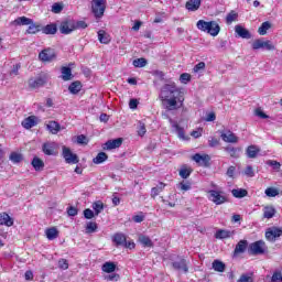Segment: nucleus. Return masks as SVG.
<instances>
[{
	"label": "nucleus",
	"instance_id": "obj_24",
	"mask_svg": "<svg viewBox=\"0 0 282 282\" xmlns=\"http://www.w3.org/2000/svg\"><path fill=\"white\" fill-rule=\"evenodd\" d=\"M162 102H165V107L169 111L177 109V97H172L167 99H161Z\"/></svg>",
	"mask_w": 282,
	"mask_h": 282
},
{
	"label": "nucleus",
	"instance_id": "obj_17",
	"mask_svg": "<svg viewBox=\"0 0 282 282\" xmlns=\"http://www.w3.org/2000/svg\"><path fill=\"white\" fill-rule=\"evenodd\" d=\"M172 267L178 272H188V265L186 264V260L183 258H178L176 261L172 262Z\"/></svg>",
	"mask_w": 282,
	"mask_h": 282
},
{
	"label": "nucleus",
	"instance_id": "obj_53",
	"mask_svg": "<svg viewBox=\"0 0 282 282\" xmlns=\"http://www.w3.org/2000/svg\"><path fill=\"white\" fill-rule=\"evenodd\" d=\"M281 281H282V272L279 270L273 272L271 276V282H281Z\"/></svg>",
	"mask_w": 282,
	"mask_h": 282
},
{
	"label": "nucleus",
	"instance_id": "obj_14",
	"mask_svg": "<svg viewBox=\"0 0 282 282\" xmlns=\"http://www.w3.org/2000/svg\"><path fill=\"white\" fill-rule=\"evenodd\" d=\"M74 31V20H65L59 25L61 34H72Z\"/></svg>",
	"mask_w": 282,
	"mask_h": 282
},
{
	"label": "nucleus",
	"instance_id": "obj_15",
	"mask_svg": "<svg viewBox=\"0 0 282 282\" xmlns=\"http://www.w3.org/2000/svg\"><path fill=\"white\" fill-rule=\"evenodd\" d=\"M120 147H122V138L108 140L105 143L104 149L105 151H112V149H120Z\"/></svg>",
	"mask_w": 282,
	"mask_h": 282
},
{
	"label": "nucleus",
	"instance_id": "obj_60",
	"mask_svg": "<svg viewBox=\"0 0 282 282\" xmlns=\"http://www.w3.org/2000/svg\"><path fill=\"white\" fill-rule=\"evenodd\" d=\"M20 69H21V64L13 65V68L10 72V76H19Z\"/></svg>",
	"mask_w": 282,
	"mask_h": 282
},
{
	"label": "nucleus",
	"instance_id": "obj_31",
	"mask_svg": "<svg viewBox=\"0 0 282 282\" xmlns=\"http://www.w3.org/2000/svg\"><path fill=\"white\" fill-rule=\"evenodd\" d=\"M31 164L35 171H43L45 169V163L39 156L33 158Z\"/></svg>",
	"mask_w": 282,
	"mask_h": 282
},
{
	"label": "nucleus",
	"instance_id": "obj_36",
	"mask_svg": "<svg viewBox=\"0 0 282 282\" xmlns=\"http://www.w3.org/2000/svg\"><path fill=\"white\" fill-rule=\"evenodd\" d=\"M276 215V209L272 206H267L263 209V217L264 219H272Z\"/></svg>",
	"mask_w": 282,
	"mask_h": 282
},
{
	"label": "nucleus",
	"instance_id": "obj_9",
	"mask_svg": "<svg viewBox=\"0 0 282 282\" xmlns=\"http://www.w3.org/2000/svg\"><path fill=\"white\" fill-rule=\"evenodd\" d=\"M47 84V75H41L36 78L29 79V87L31 89H39V87H44Z\"/></svg>",
	"mask_w": 282,
	"mask_h": 282
},
{
	"label": "nucleus",
	"instance_id": "obj_34",
	"mask_svg": "<svg viewBox=\"0 0 282 282\" xmlns=\"http://www.w3.org/2000/svg\"><path fill=\"white\" fill-rule=\"evenodd\" d=\"M93 210L95 212L96 217H98V215H100V213H102V210H105V203H102V200H97L93 203Z\"/></svg>",
	"mask_w": 282,
	"mask_h": 282
},
{
	"label": "nucleus",
	"instance_id": "obj_13",
	"mask_svg": "<svg viewBox=\"0 0 282 282\" xmlns=\"http://www.w3.org/2000/svg\"><path fill=\"white\" fill-rule=\"evenodd\" d=\"M220 138L224 142L229 144H237V142H239V138L230 130L221 132Z\"/></svg>",
	"mask_w": 282,
	"mask_h": 282
},
{
	"label": "nucleus",
	"instance_id": "obj_52",
	"mask_svg": "<svg viewBox=\"0 0 282 282\" xmlns=\"http://www.w3.org/2000/svg\"><path fill=\"white\" fill-rule=\"evenodd\" d=\"M267 164L272 166L274 171H281V163L279 161L270 160Z\"/></svg>",
	"mask_w": 282,
	"mask_h": 282
},
{
	"label": "nucleus",
	"instance_id": "obj_45",
	"mask_svg": "<svg viewBox=\"0 0 282 282\" xmlns=\"http://www.w3.org/2000/svg\"><path fill=\"white\" fill-rule=\"evenodd\" d=\"M98 230V224L94 223V221H89L86 225V232L88 235H91L94 232H96Z\"/></svg>",
	"mask_w": 282,
	"mask_h": 282
},
{
	"label": "nucleus",
	"instance_id": "obj_44",
	"mask_svg": "<svg viewBox=\"0 0 282 282\" xmlns=\"http://www.w3.org/2000/svg\"><path fill=\"white\" fill-rule=\"evenodd\" d=\"M227 153H229L230 158H239V149L228 145L224 148Z\"/></svg>",
	"mask_w": 282,
	"mask_h": 282
},
{
	"label": "nucleus",
	"instance_id": "obj_43",
	"mask_svg": "<svg viewBox=\"0 0 282 282\" xmlns=\"http://www.w3.org/2000/svg\"><path fill=\"white\" fill-rule=\"evenodd\" d=\"M9 159L11 160V162L13 164H19V163L23 162V154L17 153V152H12L10 154Z\"/></svg>",
	"mask_w": 282,
	"mask_h": 282
},
{
	"label": "nucleus",
	"instance_id": "obj_58",
	"mask_svg": "<svg viewBox=\"0 0 282 282\" xmlns=\"http://www.w3.org/2000/svg\"><path fill=\"white\" fill-rule=\"evenodd\" d=\"M134 224H142L144 221V213L140 212L138 215L132 217Z\"/></svg>",
	"mask_w": 282,
	"mask_h": 282
},
{
	"label": "nucleus",
	"instance_id": "obj_27",
	"mask_svg": "<svg viewBox=\"0 0 282 282\" xmlns=\"http://www.w3.org/2000/svg\"><path fill=\"white\" fill-rule=\"evenodd\" d=\"M36 124L37 122L35 116H30L22 121V127L24 129H32V127H36Z\"/></svg>",
	"mask_w": 282,
	"mask_h": 282
},
{
	"label": "nucleus",
	"instance_id": "obj_7",
	"mask_svg": "<svg viewBox=\"0 0 282 282\" xmlns=\"http://www.w3.org/2000/svg\"><path fill=\"white\" fill-rule=\"evenodd\" d=\"M39 58L42 63H52V61H56V51L54 48H44L40 52Z\"/></svg>",
	"mask_w": 282,
	"mask_h": 282
},
{
	"label": "nucleus",
	"instance_id": "obj_56",
	"mask_svg": "<svg viewBox=\"0 0 282 282\" xmlns=\"http://www.w3.org/2000/svg\"><path fill=\"white\" fill-rule=\"evenodd\" d=\"M87 28V23L85 21H74L75 30H85Z\"/></svg>",
	"mask_w": 282,
	"mask_h": 282
},
{
	"label": "nucleus",
	"instance_id": "obj_46",
	"mask_svg": "<svg viewBox=\"0 0 282 282\" xmlns=\"http://www.w3.org/2000/svg\"><path fill=\"white\" fill-rule=\"evenodd\" d=\"M239 18V14L235 11H230L227 17H226V23L228 25H230V23H232L234 21H237V19Z\"/></svg>",
	"mask_w": 282,
	"mask_h": 282
},
{
	"label": "nucleus",
	"instance_id": "obj_28",
	"mask_svg": "<svg viewBox=\"0 0 282 282\" xmlns=\"http://www.w3.org/2000/svg\"><path fill=\"white\" fill-rule=\"evenodd\" d=\"M112 241H113V243H116L117 247L124 246V243L127 241V236L122 232H117L113 235Z\"/></svg>",
	"mask_w": 282,
	"mask_h": 282
},
{
	"label": "nucleus",
	"instance_id": "obj_12",
	"mask_svg": "<svg viewBox=\"0 0 282 282\" xmlns=\"http://www.w3.org/2000/svg\"><path fill=\"white\" fill-rule=\"evenodd\" d=\"M281 235H282L281 228L272 227L265 231V239L268 241H276V239H279Z\"/></svg>",
	"mask_w": 282,
	"mask_h": 282
},
{
	"label": "nucleus",
	"instance_id": "obj_33",
	"mask_svg": "<svg viewBox=\"0 0 282 282\" xmlns=\"http://www.w3.org/2000/svg\"><path fill=\"white\" fill-rule=\"evenodd\" d=\"M80 89H83V84L79 80L73 82L68 86V91H70L73 95L79 94Z\"/></svg>",
	"mask_w": 282,
	"mask_h": 282
},
{
	"label": "nucleus",
	"instance_id": "obj_19",
	"mask_svg": "<svg viewBox=\"0 0 282 282\" xmlns=\"http://www.w3.org/2000/svg\"><path fill=\"white\" fill-rule=\"evenodd\" d=\"M235 32L240 39H252V34L248 29L241 26V24H237L235 26Z\"/></svg>",
	"mask_w": 282,
	"mask_h": 282
},
{
	"label": "nucleus",
	"instance_id": "obj_49",
	"mask_svg": "<svg viewBox=\"0 0 282 282\" xmlns=\"http://www.w3.org/2000/svg\"><path fill=\"white\" fill-rule=\"evenodd\" d=\"M177 188H180V191H191L192 186H191V182L188 181H183L177 185Z\"/></svg>",
	"mask_w": 282,
	"mask_h": 282
},
{
	"label": "nucleus",
	"instance_id": "obj_3",
	"mask_svg": "<svg viewBox=\"0 0 282 282\" xmlns=\"http://www.w3.org/2000/svg\"><path fill=\"white\" fill-rule=\"evenodd\" d=\"M177 94H180V89H177V86L175 84H165L161 88L160 98L161 100H169V98H175L177 97Z\"/></svg>",
	"mask_w": 282,
	"mask_h": 282
},
{
	"label": "nucleus",
	"instance_id": "obj_32",
	"mask_svg": "<svg viewBox=\"0 0 282 282\" xmlns=\"http://www.w3.org/2000/svg\"><path fill=\"white\" fill-rule=\"evenodd\" d=\"M45 235L48 241H54V239L58 238V229H56V227L48 228L45 230Z\"/></svg>",
	"mask_w": 282,
	"mask_h": 282
},
{
	"label": "nucleus",
	"instance_id": "obj_55",
	"mask_svg": "<svg viewBox=\"0 0 282 282\" xmlns=\"http://www.w3.org/2000/svg\"><path fill=\"white\" fill-rule=\"evenodd\" d=\"M203 69H206V63L204 62H199L198 64H196L193 68V72L195 74H198V72H203Z\"/></svg>",
	"mask_w": 282,
	"mask_h": 282
},
{
	"label": "nucleus",
	"instance_id": "obj_61",
	"mask_svg": "<svg viewBox=\"0 0 282 282\" xmlns=\"http://www.w3.org/2000/svg\"><path fill=\"white\" fill-rule=\"evenodd\" d=\"M245 175H247V177H254V170L252 169L251 165H248L246 167Z\"/></svg>",
	"mask_w": 282,
	"mask_h": 282
},
{
	"label": "nucleus",
	"instance_id": "obj_21",
	"mask_svg": "<svg viewBox=\"0 0 282 282\" xmlns=\"http://www.w3.org/2000/svg\"><path fill=\"white\" fill-rule=\"evenodd\" d=\"M97 36L99 43H101L102 45H109L111 43V35H109V33H107V31L105 30H99L97 32Z\"/></svg>",
	"mask_w": 282,
	"mask_h": 282
},
{
	"label": "nucleus",
	"instance_id": "obj_35",
	"mask_svg": "<svg viewBox=\"0 0 282 282\" xmlns=\"http://www.w3.org/2000/svg\"><path fill=\"white\" fill-rule=\"evenodd\" d=\"M231 194L237 198V199H243V197H248V189L243 188H236L231 191Z\"/></svg>",
	"mask_w": 282,
	"mask_h": 282
},
{
	"label": "nucleus",
	"instance_id": "obj_59",
	"mask_svg": "<svg viewBox=\"0 0 282 282\" xmlns=\"http://www.w3.org/2000/svg\"><path fill=\"white\" fill-rule=\"evenodd\" d=\"M120 275L118 273H110L109 275L105 276L106 281H118Z\"/></svg>",
	"mask_w": 282,
	"mask_h": 282
},
{
	"label": "nucleus",
	"instance_id": "obj_23",
	"mask_svg": "<svg viewBox=\"0 0 282 282\" xmlns=\"http://www.w3.org/2000/svg\"><path fill=\"white\" fill-rule=\"evenodd\" d=\"M0 226H7L10 228L11 226H14V220L8 213H0Z\"/></svg>",
	"mask_w": 282,
	"mask_h": 282
},
{
	"label": "nucleus",
	"instance_id": "obj_11",
	"mask_svg": "<svg viewBox=\"0 0 282 282\" xmlns=\"http://www.w3.org/2000/svg\"><path fill=\"white\" fill-rule=\"evenodd\" d=\"M192 159L198 166H208V164H210V155L208 154L196 153L192 156Z\"/></svg>",
	"mask_w": 282,
	"mask_h": 282
},
{
	"label": "nucleus",
	"instance_id": "obj_63",
	"mask_svg": "<svg viewBox=\"0 0 282 282\" xmlns=\"http://www.w3.org/2000/svg\"><path fill=\"white\" fill-rule=\"evenodd\" d=\"M94 210L87 208L84 210V217L85 219H94Z\"/></svg>",
	"mask_w": 282,
	"mask_h": 282
},
{
	"label": "nucleus",
	"instance_id": "obj_2",
	"mask_svg": "<svg viewBox=\"0 0 282 282\" xmlns=\"http://www.w3.org/2000/svg\"><path fill=\"white\" fill-rule=\"evenodd\" d=\"M196 26L200 32H207V34H210V36H217L219 32L221 31V28L216 21H205V20H199L196 23Z\"/></svg>",
	"mask_w": 282,
	"mask_h": 282
},
{
	"label": "nucleus",
	"instance_id": "obj_40",
	"mask_svg": "<svg viewBox=\"0 0 282 282\" xmlns=\"http://www.w3.org/2000/svg\"><path fill=\"white\" fill-rule=\"evenodd\" d=\"M213 269L215 270V272H225L226 263H224L221 260H214Z\"/></svg>",
	"mask_w": 282,
	"mask_h": 282
},
{
	"label": "nucleus",
	"instance_id": "obj_29",
	"mask_svg": "<svg viewBox=\"0 0 282 282\" xmlns=\"http://www.w3.org/2000/svg\"><path fill=\"white\" fill-rule=\"evenodd\" d=\"M62 80H72L74 78V75L72 74V68L69 66H63L62 69Z\"/></svg>",
	"mask_w": 282,
	"mask_h": 282
},
{
	"label": "nucleus",
	"instance_id": "obj_54",
	"mask_svg": "<svg viewBox=\"0 0 282 282\" xmlns=\"http://www.w3.org/2000/svg\"><path fill=\"white\" fill-rule=\"evenodd\" d=\"M180 80H181V83H183V85L191 83V74H188V73L181 74Z\"/></svg>",
	"mask_w": 282,
	"mask_h": 282
},
{
	"label": "nucleus",
	"instance_id": "obj_48",
	"mask_svg": "<svg viewBox=\"0 0 282 282\" xmlns=\"http://www.w3.org/2000/svg\"><path fill=\"white\" fill-rule=\"evenodd\" d=\"M264 194L267 195V197H276V195H279V191L276 189V187H268L264 191Z\"/></svg>",
	"mask_w": 282,
	"mask_h": 282
},
{
	"label": "nucleus",
	"instance_id": "obj_37",
	"mask_svg": "<svg viewBox=\"0 0 282 282\" xmlns=\"http://www.w3.org/2000/svg\"><path fill=\"white\" fill-rule=\"evenodd\" d=\"M270 28H272V23H270V21L263 22L260 25V28L258 29V34H260V36H265V34H268V30H270Z\"/></svg>",
	"mask_w": 282,
	"mask_h": 282
},
{
	"label": "nucleus",
	"instance_id": "obj_20",
	"mask_svg": "<svg viewBox=\"0 0 282 282\" xmlns=\"http://www.w3.org/2000/svg\"><path fill=\"white\" fill-rule=\"evenodd\" d=\"M42 151L45 155H56V143L55 142H46L42 145Z\"/></svg>",
	"mask_w": 282,
	"mask_h": 282
},
{
	"label": "nucleus",
	"instance_id": "obj_62",
	"mask_svg": "<svg viewBox=\"0 0 282 282\" xmlns=\"http://www.w3.org/2000/svg\"><path fill=\"white\" fill-rule=\"evenodd\" d=\"M58 268H61V270H67V268H69V263L67 262V260L61 259L58 261Z\"/></svg>",
	"mask_w": 282,
	"mask_h": 282
},
{
	"label": "nucleus",
	"instance_id": "obj_39",
	"mask_svg": "<svg viewBox=\"0 0 282 282\" xmlns=\"http://www.w3.org/2000/svg\"><path fill=\"white\" fill-rule=\"evenodd\" d=\"M102 272H106L107 274H111L116 272V263L113 262H106L101 267Z\"/></svg>",
	"mask_w": 282,
	"mask_h": 282
},
{
	"label": "nucleus",
	"instance_id": "obj_5",
	"mask_svg": "<svg viewBox=\"0 0 282 282\" xmlns=\"http://www.w3.org/2000/svg\"><path fill=\"white\" fill-rule=\"evenodd\" d=\"M208 195V199L216 204V206H221V204H226V202H228V196H225L221 191L210 189Z\"/></svg>",
	"mask_w": 282,
	"mask_h": 282
},
{
	"label": "nucleus",
	"instance_id": "obj_50",
	"mask_svg": "<svg viewBox=\"0 0 282 282\" xmlns=\"http://www.w3.org/2000/svg\"><path fill=\"white\" fill-rule=\"evenodd\" d=\"M191 173H193L192 170L188 169H181L178 172V175L183 178V180H188V177H191Z\"/></svg>",
	"mask_w": 282,
	"mask_h": 282
},
{
	"label": "nucleus",
	"instance_id": "obj_8",
	"mask_svg": "<svg viewBox=\"0 0 282 282\" xmlns=\"http://www.w3.org/2000/svg\"><path fill=\"white\" fill-rule=\"evenodd\" d=\"M265 242L263 240H258L249 246V252L251 254H265Z\"/></svg>",
	"mask_w": 282,
	"mask_h": 282
},
{
	"label": "nucleus",
	"instance_id": "obj_1",
	"mask_svg": "<svg viewBox=\"0 0 282 282\" xmlns=\"http://www.w3.org/2000/svg\"><path fill=\"white\" fill-rule=\"evenodd\" d=\"M12 28H19V25H29L26 34H39L42 32L43 26L41 24L34 23V20L28 17H19L15 20L10 22Z\"/></svg>",
	"mask_w": 282,
	"mask_h": 282
},
{
	"label": "nucleus",
	"instance_id": "obj_25",
	"mask_svg": "<svg viewBox=\"0 0 282 282\" xmlns=\"http://www.w3.org/2000/svg\"><path fill=\"white\" fill-rule=\"evenodd\" d=\"M138 241L139 243H141V246H143V248H153V240H151L149 236H144L141 234L138 237Z\"/></svg>",
	"mask_w": 282,
	"mask_h": 282
},
{
	"label": "nucleus",
	"instance_id": "obj_10",
	"mask_svg": "<svg viewBox=\"0 0 282 282\" xmlns=\"http://www.w3.org/2000/svg\"><path fill=\"white\" fill-rule=\"evenodd\" d=\"M63 158L67 164H78V155L74 154L72 150L67 147H63Z\"/></svg>",
	"mask_w": 282,
	"mask_h": 282
},
{
	"label": "nucleus",
	"instance_id": "obj_18",
	"mask_svg": "<svg viewBox=\"0 0 282 282\" xmlns=\"http://www.w3.org/2000/svg\"><path fill=\"white\" fill-rule=\"evenodd\" d=\"M169 122L172 129H174V131L177 133L180 140H186V137L184 134V128L180 127V123H177V121L173 120L172 118L169 119Z\"/></svg>",
	"mask_w": 282,
	"mask_h": 282
},
{
	"label": "nucleus",
	"instance_id": "obj_26",
	"mask_svg": "<svg viewBox=\"0 0 282 282\" xmlns=\"http://www.w3.org/2000/svg\"><path fill=\"white\" fill-rule=\"evenodd\" d=\"M235 236V230H225V229H219L216 231V239H230V237Z\"/></svg>",
	"mask_w": 282,
	"mask_h": 282
},
{
	"label": "nucleus",
	"instance_id": "obj_6",
	"mask_svg": "<svg viewBox=\"0 0 282 282\" xmlns=\"http://www.w3.org/2000/svg\"><path fill=\"white\" fill-rule=\"evenodd\" d=\"M252 50H265L267 52H272L275 50L274 44H272V41L263 39L254 40L251 44Z\"/></svg>",
	"mask_w": 282,
	"mask_h": 282
},
{
	"label": "nucleus",
	"instance_id": "obj_30",
	"mask_svg": "<svg viewBox=\"0 0 282 282\" xmlns=\"http://www.w3.org/2000/svg\"><path fill=\"white\" fill-rule=\"evenodd\" d=\"M56 32H58V26H56V23H51L42 26L43 34H56Z\"/></svg>",
	"mask_w": 282,
	"mask_h": 282
},
{
	"label": "nucleus",
	"instance_id": "obj_64",
	"mask_svg": "<svg viewBox=\"0 0 282 282\" xmlns=\"http://www.w3.org/2000/svg\"><path fill=\"white\" fill-rule=\"evenodd\" d=\"M208 144L212 148L219 147V141H218L217 138H212V139L208 140Z\"/></svg>",
	"mask_w": 282,
	"mask_h": 282
},
{
	"label": "nucleus",
	"instance_id": "obj_47",
	"mask_svg": "<svg viewBox=\"0 0 282 282\" xmlns=\"http://www.w3.org/2000/svg\"><path fill=\"white\" fill-rule=\"evenodd\" d=\"M147 58L141 57V58H137L132 62V65L134 67H147Z\"/></svg>",
	"mask_w": 282,
	"mask_h": 282
},
{
	"label": "nucleus",
	"instance_id": "obj_51",
	"mask_svg": "<svg viewBox=\"0 0 282 282\" xmlns=\"http://www.w3.org/2000/svg\"><path fill=\"white\" fill-rule=\"evenodd\" d=\"M145 134H147V126L144 124V122L139 121L138 135H140V138H144Z\"/></svg>",
	"mask_w": 282,
	"mask_h": 282
},
{
	"label": "nucleus",
	"instance_id": "obj_22",
	"mask_svg": "<svg viewBox=\"0 0 282 282\" xmlns=\"http://www.w3.org/2000/svg\"><path fill=\"white\" fill-rule=\"evenodd\" d=\"M185 8L188 12H197V10L202 8V0H188L185 3Z\"/></svg>",
	"mask_w": 282,
	"mask_h": 282
},
{
	"label": "nucleus",
	"instance_id": "obj_41",
	"mask_svg": "<svg viewBox=\"0 0 282 282\" xmlns=\"http://www.w3.org/2000/svg\"><path fill=\"white\" fill-rule=\"evenodd\" d=\"M108 155L105 152H99L95 159H93L94 164H102V162H107Z\"/></svg>",
	"mask_w": 282,
	"mask_h": 282
},
{
	"label": "nucleus",
	"instance_id": "obj_57",
	"mask_svg": "<svg viewBox=\"0 0 282 282\" xmlns=\"http://www.w3.org/2000/svg\"><path fill=\"white\" fill-rule=\"evenodd\" d=\"M52 12H54V14H61V12H63V4L61 3H54L52 6Z\"/></svg>",
	"mask_w": 282,
	"mask_h": 282
},
{
	"label": "nucleus",
	"instance_id": "obj_16",
	"mask_svg": "<svg viewBox=\"0 0 282 282\" xmlns=\"http://www.w3.org/2000/svg\"><path fill=\"white\" fill-rule=\"evenodd\" d=\"M248 250V240H240L234 250L232 257L236 259L239 254H243Z\"/></svg>",
	"mask_w": 282,
	"mask_h": 282
},
{
	"label": "nucleus",
	"instance_id": "obj_4",
	"mask_svg": "<svg viewBox=\"0 0 282 282\" xmlns=\"http://www.w3.org/2000/svg\"><path fill=\"white\" fill-rule=\"evenodd\" d=\"M91 10L96 19H102L107 10V0H93Z\"/></svg>",
	"mask_w": 282,
	"mask_h": 282
},
{
	"label": "nucleus",
	"instance_id": "obj_42",
	"mask_svg": "<svg viewBox=\"0 0 282 282\" xmlns=\"http://www.w3.org/2000/svg\"><path fill=\"white\" fill-rule=\"evenodd\" d=\"M247 155L250 159L257 158V155H259V148H257L256 145H249L247 148Z\"/></svg>",
	"mask_w": 282,
	"mask_h": 282
},
{
	"label": "nucleus",
	"instance_id": "obj_38",
	"mask_svg": "<svg viewBox=\"0 0 282 282\" xmlns=\"http://www.w3.org/2000/svg\"><path fill=\"white\" fill-rule=\"evenodd\" d=\"M48 131L53 133V135H56L58 131H61V123L56 121H50L48 124L46 126Z\"/></svg>",
	"mask_w": 282,
	"mask_h": 282
}]
</instances>
